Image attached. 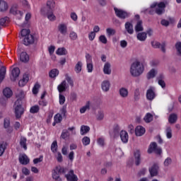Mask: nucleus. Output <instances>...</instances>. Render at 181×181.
<instances>
[{
	"label": "nucleus",
	"instance_id": "obj_1",
	"mask_svg": "<svg viewBox=\"0 0 181 181\" xmlns=\"http://www.w3.org/2000/svg\"><path fill=\"white\" fill-rule=\"evenodd\" d=\"M144 65L139 61H136L131 65L130 74L133 77H139L144 73Z\"/></svg>",
	"mask_w": 181,
	"mask_h": 181
},
{
	"label": "nucleus",
	"instance_id": "obj_2",
	"mask_svg": "<svg viewBox=\"0 0 181 181\" xmlns=\"http://www.w3.org/2000/svg\"><path fill=\"white\" fill-rule=\"evenodd\" d=\"M56 3L53 0H49L47 1L46 6H43L40 9V13L43 16H46L53 12Z\"/></svg>",
	"mask_w": 181,
	"mask_h": 181
},
{
	"label": "nucleus",
	"instance_id": "obj_3",
	"mask_svg": "<svg viewBox=\"0 0 181 181\" xmlns=\"http://www.w3.org/2000/svg\"><path fill=\"white\" fill-rule=\"evenodd\" d=\"M67 170H69V169L57 165L52 173V178L54 179V180H60V175H64V173H67Z\"/></svg>",
	"mask_w": 181,
	"mask_h": 181
},
{
	"label": "nucleus",
	"instance_id": "obj_4",
	"mask_svg": "<svg viewBox=\"0 0 181 181\" xmlns=\"http://www.w3.org/2000/svg\"><path fill=\"white\" fill-rule=\"evenodd\" d=\"M23 103H16L14 104V110L16 117L19 119L22 115H23V112H25V109L22 107Z\"/></svg>",
	"mask_w": 181,
	"mask_h": 181
},
{
	"label": "nucleus",
	"instance_id": "obj_5",
	"mask_svg": "<svg viewBox=\"0 0 181 181\" xmlns=\"http://www.w3.org/2000/svg\"><path fill=\"white\" fill-rule=\"evenodd\" d=\"M152 152H154L156 155L162 153V148L158 147L156 142H152L149 146L148 153H152Z\"/></svg>",
	"mask_w": 181,
	"mask_h": 181
},
{
	"label": "nucleus",
	"instance_id": "obj_6",
	"mask_svg": "<svg viewBox=\"0 0 181 181\" xmlns=\"http://www.w3.org/2000/svg\"><path fill=\"white\" fill-rule=\"evenodd\" d=\"M114 11L115 12L116 16H117V18H119L120 19H127V18H129V13L124 10L115 8Z\"/></svg>",
	"mask_w": 181,
	"mask_h": 181
},
{
	"label": "nucleus",
	"instance_id": "obj_7",
	"mask_svg": "<svg viewBox=\"0 0 181 181\" xmlns=\"http://www.w3.org/2000/svg\"><path fill=\"white\" fill-rule=\"evenodd\" d=\"M151 46L154 48V49H161V52H163V53H166V44H165V42H163L162 44H160V42H151Z\"/></svg>",
	"mask_w": 181,
	"mask_h": 181
},
{
	"label": "nucleus",
	"instance_id": "obj_8",
	"mask_svg": "<svg viewBox=\"0 0 181 181\" xmlns=\"http://www.w3.org/2000/svg\"><path fill=\"white\" fill-rule=\"evenodd\" d=\"M148 172L151 177H154V176H158L159 173V165L156 163H154L151 168H149Z\"/></svg>",
	"mask_w": 181,
	"mask_h": 181
},
{
	"label": "nucleus",
	"instance_id": "obj_9",
	"mask_svg": "<svg viewBox=\"0 0 181 181\" xmlns=\"http://www.w3.org/2000/svg\"><path fill=\"white\" fill-rule=\"evenodd\" d=\"M16 97L17 98L15 102L16 104H23L25 103V92L23 90H19L16 93Z\"/></svg>",
	"mask_w": 181,
	"mask_h": 181
},
{
	"label": "nucleus",
	"instance_id": "obj_10",
	"mask_svg": "<svg viewBox=\"0 0 181 181\" xmlns=\"http://www.w3.org/2000/svg\"><path fill=\"white\" fill-rule=\"evenodd\" d=\"M65 177L68 181H78V177L74 174V170H71L65 175Z\"/></svg>",
	"mask_w": 181,
	"mask_h": 181
},
{
	"label": "nucleus",
	"instance_id": "obj_11",
	"mask_svg": "<svg viewBox=\"0 0 181 181\" xmlns=\"http://www.w3.org/2000/svg\"><path fill=\"white\" fill-rule=\"evenodd\" d=\"M4 127L6 131V132H8V134H12V132L13 131V128H12V127H11V120L9 119V118L4 119Z\"/></svg>",
	"mask_w": 181,
	"mask_h": 181
},
{
	"label": "nucleus",
	"instance_id": "obj_12",
	"mask_svg": "<svg viewBox=\"0 0 181 181\" xmlns=\"http://www.w3.org/2000/svg\"><path fill=\"white\" fill-rule=\"evenodd\" d=\"M35 43V37L32 35H28L23 38V45L25 46H29V45H33Z\"/></svg>",
	"mask_w": 181,
	"mask_h": 181
},
{
	"label": "nucleus",
	"instance_id": "obj_13",
	"mask_svg": "<svg viewBox=\"0 0 181 181\" xmlns=\"http://www.w3.org/2000/svg\"><path fill=\"white\" fill-rule=\"evenodd\" d=\"M156 97V95L155 94V91H153V88H150L148 90H147L146 92V98L149 101H152Z\"/></svg>",
	"mask_w": 181,
	"mask_h": 181
},
{
	"label": "nucleus",
	"instance_id": "obj_14",
	"mask_svg": "<svg viewBox=\"0 0 181 181\" xmlns=\"http://www.w3.org/2000/svg\"><path fill=\"white\" fill-rule=\"evenodd\" d=\"M69 88V85L66 81H63L57 87L59 93H64Z\"/></svg>",
	"mask_w": 181,
	"mask_h": 181
},
{
	"label": "nucleus",
	"instance_id": "obj_15",
	"mask_svg": "<svg viewBox=\"0 0 181 181\" xmlns=\"http://www.w3.org/2000/svg\"><path fill=\"white\" fill-rule=\"evenodd\" d=\"M146 132L145 127L142 126H137L135 128V135L136 136H142Z\"/></svg>",
	"mask_w": 181,
	"mask_h": 181
},
{
	"label": "nucleus",
	"instance_id": "obj_16",
	"mask_svg": "<svg viewBox=\"0 0 181 181\" xmlns=\"http://www.w3.org/2000/svg\"><path fill=\"white\" fill-rule=\"evenodd\" d=\"M134 162L136 166L141 165V151H139V150H136L134 152Z\"/></svg>",
	"mask_w": 181,
	"mask_h": 181
},
{
	"label": "nucleus",
	"instance_id": "obj_17",
	"mask_svg": "<svg viewBox=\"0 0 181 181\" xmlns=\"http://www.w3.org/2000/svg\"><path fill=\"white\" fill-rule=\"evenodd\" d=\"M18 160L21 165H28V163L30 162L29 158H28L26 154H22L20 156Z\"/></svg>",
	"mask_w": 181,
	"mask_h": 181
},
{
	"label": "nucleus",
	"instance_id": "obj_18",
	"mask_svg": "<svg viewBox=\"0 0 181 181\" xmlns=\"http://www.w3.org/2000/svg\"><path fill=\"white\" fill-rule=\"evenodd\" d=\"M11 74L13 76V78H11V80L13 81H16V78H18L21 74V69H19L18 67L14 68L11 71Z\"/></svg>",
	"mask_w": 181,
	"mask_h": 181
},
{
	"label": "nucleus",
	"instance_id": "obj_19",
	"mask_svg": "<svg viewBox=\"0 0 181 181\" xmlns=\"http://www.w3.org/2000/svg\"><path fill=\"white\" fill-rule=\"evenodd\" d=\"M120 138H121V141H122V142H123V144H127L128 142V139H129L128 132L122 130L120 132Z\"/></svg>",
	"mask_w": 181,
	"mask_h": 181
},
{
	"label": "nucleus",
	"instance_id": "obj_20",
	"mask_svg": "<svg viewBox=\"0 0 181 181\" xmlns=\"http://www.w3.org/2000/svg\"><path fill=\"white\" fill-rule=\"evenodd\" d=\"M124 27H125L127 32L129 35H132L134 33V25H132V23H129V22H127L124 25Z\"/></svg>",
	"mask_w": 181,
	"mask_h": 181
},
{
	"label": "nucleus",
	"instance_id": "obj_21",
	"mask_svg": "<svg viewBox=\"0 0 181 181\" xmlns=\"http://www.w3.org/2000/svg\"><path fill=\"white\" fill-rule=\"evenodd\" d=\"M110 86L111 84L108 81H104L102 82V84H101L102 90L105 93H107V91H110Z\"/></svg>",
	"mask_w": 181,
	"mask_h": 181
},
{
	"label": "nucleus",
	"instance_id": "obj_22",
	"mask_svg": "<svg viewBox=\"0 0 181 181\" xmlns=\"http://www.w3.org/2000/svg\"><path fill=\"white\" fill-rule=\"evenodd\" d=\"M58 30L62 35H66L67 33V25L66 24H59L58 26Z\"/></svg>",
	"mask_w": 181,
	"mask_h": 181
},
{
	"label": "nucleus",
	"instance_id": "obj_23",
	"mask_svg": "<svg viewBox=\"0 0 181 181\" xmlns=\"http://www.w3.org/2000/svg\"><path fill=\"white\" fill-rule=\"evenodd\" d=\"M103 73L105 74H111V64L110 62H106L103 67Z\"/></svg>",
	"mask_w": 181,
	"mask_h": 181
},
{
	"label": "nucleus",
	"instance_id": "obj_24",
	"mask_svg": "<svg viewBox=\"0 0 181 181\" xmlns=\"http://www.w3.org/2000/svg\"><path fill=\"white\" fill-rule=\"evenodd\" d=\"M128 89L125 88H121L119 90V94L120 95V97H122V98H127V97H128Z\"/></svg>",
	"mask_w": 181,
	"mask_h": 181
},
{
	"label": "nucleus",
	"instance_id": "obj_25",
	"mask_svg": "<svg viewBox=\"0 0 181 181\" xmlns=\"http://www.w3.org/2000/svg\"><path fill=\"white\" fill-rule=\"evenodd\" d=\"M3 94L4 97H6V98H11L12 97L13 92H12V90H11V88H6L3 90Z\"/></svg>",
	"mask_w": 181,
	"mask_h": 181
},
{
	"label": "nucleus",
	"instance_id": "obj_26",
	"mask_svg": "<svg viewBox=\"0 0 181 181\" xmlns=\"http://www.w3.org/2000/svg\"><path fill=\"white\" fill-rule=\"evenodd\" d=\"M20 60L23 63H28L29 62V55L26 52H22L20 55Z\"/></svg>",
	"mask_w": 181,
	"mask_h": 181
},
{
	"label": "nucleus",
	"instance_id": "obj_27",
	"mask_svg": "<svg viewBox=\"0 0 181 181\" xmlns=\"http://www.w3.org/2000/svg\"><path fill=\"white\" fill-rule=\"evenodd\" d=\"M6 74V68L5 66H1L0 69V83L4 81V78H5V75Z\"/></svg>",
	"mask_w": 181,
	"mask_h": 181
},
{
	"label": "nucleus",
	"instance_id": "obj_28",
	"mask_svg": "<svg viewBox=\"0 0 181 181\" xmlns=\"http://www.w3.org/2000/svg\"><path fill=\"white\" fill-rule=\"evenodd\" d=\"M136 32H142L144 30V27L142 26V21L139 20L134 28Z\"/></svg>",
	"mask_w": 181,
	"mask_h": 181
},
{
	"label": "nucleus",
	"instance_id": "obj_29",
	"mask_svg": "<svg viewBox=\"0 0 181 181\" xmlns=\"http://www.w3.org/2000/svg\"><path fill=\"white\" fill-rule=\"evenodd\" d=\"M8 9V4L4 0H0V12H5Z\"/></svg>",
	"mask_w": 181,
	"mask_h": 181
},
{
	"label": "nucleus",
	"instance_id": "obj_30",
	"mask_svg": "<svg viewBox=\"0 0 181 181\" xmlns=\"http://www.w3.org/2000/svg\"><path fill=\"white\" fill-rule=\"evenodd\" d=\"M177 121V115L173 113L170 115L168 122L170 124H175Z\"/></svg>",
	"mask_w": 181,
	"mask_h": 181
},
{
	"label": "nucleus",
	"instance_id": "obj_31",
	"mask_svg": "<svg viewBox=\"0 0 181 181\" xmlns=\"http://www.w3.org/2000/svg\"><path fill=\"white\" fill-rule=\"evenodd\" d=\"M26 142H27V139L21 136V139H20V146L23 148V149H25V151H26V149H28V146L26 145Z\"/></svg>",
	"mask_w": 181,
	"mask_h": 181
},
{
	"label": "nucleus",
	"instance_id": "obj_32",
	"mask_svg": "<svg viewBox=\"0 0 181 181\" xmlns=\"http://www.w3.org/2000/svg\"><path fill=\"white\" fill-rule=\"evenodd\" d=\"M90 132V127L83 125L81 127V135H86V134H88Z\"/></svg>",
	"mask_w": 181,
	"mask_h": 181
},
{
	"label": "nucleus",
	"instance_id": "obj_33",
	"mask_svg": "<svg viewBox=\"0 0 181 181\" xmlns=\"http://www.w3.org/2000/svg\"><path fill=\"white\" fill-rule=\"evenodd\" d=\"M10 12L13 15H20V16H22L23 15V12L18 10V8H16V7H11V8L10 9Z\"/></svg>",
	"mask_w": 181,
	"mask_h": 181
},
{
	"label": "nucleus",
	"instance_id": "obj_34",
	"mask_svg": "<svg viewBox=\"0 0 181 181\" xmlns=\"http://www.w3.org/2000/svg\"><path fill=\"white\" fill-rule=\"evenodd\" d=\"M56 53L59 56H66V54H67V49L64 47L58 48Z\"/></svg>",
	"mask_w": 181,
	"mask_h": 181
},
{
	"label": "nucleus",
	"instance_id": "obj_35",
	"mask_svg": "<svg viewBox=\"0 0 181 181\" xmlns=\"http://www.w3.org/2000/svg\"><path fill=\"white\" fill-rule=\"evenodd\" d=\"M137 39L140 42H145L146 40V33H139L137 34Z\"/></svg>",
	"mask_w": 181,
	"mask_h": 181
},
{
	"label": "nucleus",
	"instance_id": "obj_36",
	"mask_svg": "<svg viewBox=\"0 0 181 181\" xmlns=\"http://www.w3.org/2000/svg\"><path fill=\"white\" fill-rule=\"evenodd\" d=\"M51 78H54L59 76V70L57 69H52L49 74Z\"/></svg>",
	"mask_w": 181,
	"mask_h": 181
},
{
	"label": "nucleus",
	"instance_id": "obj_37",
	"mask_svg": "<svg viewBox=\"0 0 181 181\" xmlns=\"http://www.w3.org/2000/svg\"><path fill=\"white\" fill-rule=\"evenodd\" d=\"M177 56H181V42L178 41L175 45Z\"/></svg>",
	"mask_w": 181,
	"mask_h": 181
},
{
	"label": "nucleus",
	"instance_id": "obj_38",
	"mask_svg": "<svg viewBox=\"0 0 181 181\" xmlns=\"http://www.w3.org/2000/svg\"><path fill=\"white\" fill-rule=\"evenodd\" d=\"M40 110V107H39V105H34L30 107V112L31 114H37Z\"/></svg>",
	"mask_w": 181,
	"mask_h": 181
},
{
	"label": "nucleus",
	"instance_id": "obj_39",
	"mask_svg": "<svg viewBox=\"0 0 181 181\" xmlns=\"http://www.w3.org/2000/svg\"><path fill=\"white\" fill-rule=\"evenodd\" d=\"M83 67V63L81 62H78V63L75 65V71L78 74L81 72V69Z\"/></svg>",
	"mask_w": 181,
	"mask_h": 181
},
{
	"label": "nucleus",
	"instance_id": "obj_40",
	"mask_svg": "<svg viewBox=\"0 0 181 181\" xmlns=\"http://www.w3.org/2000/svg\"><path fill=\"white\" fill-rule=\"evenodd\" d=\"M145 122L149 123L151 122L153 119V116L151 113H147L144 118Z\"/></svg>",
	"mask_w": 181,
	"mask_h": 181
},
{
	"label": "nucleus",
	"instance_id": "obj_41",
	"mask_svg": "<svg viewBox=\"0 0 181 181\" xmlns=\"http://www.w3.org/2000/svg\"><path fill=\"white\" fill-rule=\"evenodd\" d=\"M57 141H54L51 145V151L53 153H56L57 152Z\"/></svg>",
	"mask_w": 181,
	"mask_h": 181
},
{
	"label": "nucleus",
	"instance_id": "obj_42",
	"mask_svg": "<svg viewBox=\"0 0 181 181\" xmlns=\"http://www.w3.org/2000/svg\"><path fill=\"white\" fill-rule=\"evenodd\" d=\"M156 76V72L155 69H151L147 74L148 80H151V78H153Z\"/></svg>",
	"mask_w": 181,
	"mask_h": 181
},
{
	"label": "nucleus",
	"instance_id": "obj_43",
	"mask_svg": "<svg viewBox=\"0 0 181 181\" xmlns=\"http://www.w3.org/2000/svg\"><path fill=\"white\" fill-rule=\"evenodd\" d=\"M87 110H90V102H87L86 105L80 109L81 114H84Z\"/></svg>",
	"mask_w": 181,
	"mask_h": 181
},
{
	"label": "nucleus",
	"instance_id": "obj_44",
	"mask_svg": "<svg viewBox=\"0 0 181 181\" xmlns=\"http://www.w3.org/2000/svg\"><path fill=\"white\" fill-rule=\"evenodd\" d=\"M106 33H107V36H114L115 35L116 31L115 29H112L111 28H108L106 29Z\"/></svg>",
	"mask_w": 181,
	"mask_h": 181
},
{
	"label": "nucleus",
	"instance_id": "obj_45",
	"mask_svg": "<svg viewBox=\"0 0 181 181\" xmlns=\"http://www.w3.org/2000/svg\"><path fill=\"white\" fill-rule=\"evenodd\" d=\"M166 136L168 139H170L172 138V128L170 127H168L165 129Z\"/></svg>",
	"mask_w": 181,
	"mask_h": 181
},
{
	"label": "nucleus",
	"instance_id": "obj_46",
	"mask_svg": "<svg viewBox=\"0 0 181 181\" xmlns=\"http://www.w3.org/2000/svg\"><path fill=\"white\" fill-rule=\"evenodd\" d=\"M28 35H30V30H28V29H23L21 30V36L22 37H26L27 36H28Z\"/></svg>",
	"mask_w": 181,
	"mask_h": 181
},
{
	"label": "nucleus",
	"instance_id": "obj_47",
	"mask_svg": "<svg viewBox=\"0 0 181 181\" xmlns=\"http://www.w3.org/2000/svg\"><path fill=\"white\" fill-rule=\"evenodd\" d=\"M82 144L83 145H84V146H87V145H90V137L84 136L82 139Z\"/></svg>",
	"mask_w": 181,
	"mask_h": 181
},
{
	"label": "nucleus",
	"instance_id": "obj_48",
	"mask_svg": "<svg viewBox=\"0 0 181 181\" xmlns=\"http://www.w3.org/2000/svg\"><path fill=\"white\" fill-rule=\"evenodd\" d=\"M140 97H141V92L139 91V88H136L134 90V100H135V101H138V100H139Z\"/></svg>",
	"mask_w": 181,
	"mask_h": 181
},
{
	"label": "nucleus",
	"instance_id": "obj_49",
	"mask_svg": "<svg viewBox=\"0 0 181 181\" xmlns=\"http://www.w3.org/2000/svg\"><path fill=\"white\" fill-rule=\"evenodd\" d=\"M66 80L71 87H74V81L71 80V77L69 76V74H66Z\"/></svg>",
	"mask_w": 181,
	"mask_h": 181
},
{
	"label": "nucleus",
	"instance_id": "obj_50",
	"mask_svg": "<svg viewBox=\"0 0 181 181\" xmlns=\"http://www.w3.org/2000/svg\"><path fill=\"white\" fill-rule=\"evenodd\" d=\"M96 118L98 121H103L104 119V112L98 111Z\"/></svg>",
	"mask_w": 181,
	"mask_h": 181
},
{
	"label": "nucleus",
	"instance_id": "obj_51",
	"mask_svg": "<svg viewBox=\"0 0 181 181\" xmlns=\"http://www.w3.org/2000/svg\"><path fill=\"white\" fill-rule=\"evenodd\" d=\"M6 103H8V98L6 97H1L0 98V104L1 105H2L3 107H6Z\"/></svg>",
	"mask_w": 181,
	"mask_h": 181
},
{
	"label": "nucleus",
	"instance_id": "obj_52",
	"mask_svg": "<svg viewBox=\"0 0 181 181\" xmlns=\"http://www.w3.org/2000/svg\"><path fill=\"white\" fill-rule=\"evenodd\" d=\"M39 88H40V85L39 83H35L33 88V93L37 94V93H39Z\"/></svg>",
	"mask_w": 181,
	"mask_h": 181
},
{
	"label": "nucleus",
	"instance_id": "obj_53",
	"mask_svg": "<svg viewBox=\"0 0 181 181\" xmlns=\"http://www.w3.org/2000/svg\"><path fill=\"white\" fill-rule=\"evenodd\" d=\"M69 131L68 130H63L61 134V138L62 139H66V138H67V136H69Z\"/></svg>",
	"mask_w": 181,
	"mask_h": 181
},
{
	"label": "nucleus",
	"instance_id": "obj_54",
	"mask_svg": "<svg viewBox=\"0 0 181 181\" xmlns=\"http://www.w3.org/2000/svg\"><path fill=\"white\" fill-rule=\"evenodd\" d=\"M45 16L48 18L49 21H56V16H54V14L53 13V11H52V13H50L49 14Z\"/></svg>",
	"mask_w": 181,
	"mask_h": 181
},
{
	"label": "nucleus",
	"instance_id": "obj_55",
	"mask_svg": "<svg viewBox=\"0 0 181 181\" xmlns=\"http://www.w3.org/2000/svg\"><path fill=\"white\" fill-rule=\"evenodd\" d=\"M99 40L101 42V43H103V45H107V37L105 35H100L99 37Z\"/></svg>",
	"mask_w": 181,
	"mask_h": 181
},
{
	"label": "nucleus",
	"instance_id": "obj_56",
	"mask_svg": "<svg viewBox=\"0 0 181 181\" xmlns=\"http://www.w3.org/2000/svg\"><path fill=\"white\" fill-rule=\"evenodd\" d=\"M54 119L56 122H58L60 123L62 122V115L60 114H57L54 117Z\"/></svg>",
	"mask_w": 181,
	"mask_h": 181
},
{
	"label": "nucleus",
	"instance_id": "obj_57",
	"mask_svg": "<svg viewBox=\"0 0 181 181\" xmlns=\"http://www.w3.org/2000/svg\"><path fill=\"white\" fill-rule=\"evenodd\" d=\"M8 21H9V18L8 17H4L3 18L0 19V25L4 26L5 23H7Z\"/></svg>",
	"mask_w": 181,
	"mask_h": 181
},
{
	"label": "nucleus",
	"instance_id": "obj_58",
	"mask_svg": "<svg viewBox=\"0 0 181 181\" xmlns=\"http://www.w3.org/2000/svg\"><path fill=\"white\" fill-rule=\"evenodd\" d=\"M155 12L157 13V15H162L163 13H165V8L156 7Z\"/></svg>",
	"mask_w": 181,
	"mask_h": 181
},
{
	"label": "nucleus",
	"instance_id": "obj_59",
	"mask_svg": "<svg viewBox=\"0 0 181 181\" xmlns=\"http://www.w3.org/2000/svg\"><path fill=\"white\" fill-rule=\"evenodd\" d=\"M69 37L71 40H76L77 33H76L74 31L71 32L69 34Z\"/></svg>",
	"mask_w": 181,
	"mask_h": 181
},
{
	"label": "nucleus",
	"instance_id": "obj_60",
	"mask_svg": "<svg viewBox=\"0 0 181 181\" xmlns=\"http://www.w3.org/2000/svg\"><path fill=\"white\" fill-rule=\"evenodd\" d=\"M93 62L87 63L88 72L93 73Z\"/></svg>",
	"mask_w": 181,
	"mask_h": 181
},
{
	"label": "nucleus",
	"instance_id": "obj_61",
	"mask_svg": "<svg viewBox=\"0 0 181 181\" xmlns=\"http://www.w3.org/2000/svg\"><path fill=\"white\" fill-rule=\"evenodd\" d=\"M5 149H6V146H5V144H0V156H2V155H4V152H5Z\"/></svg>",
	"mask_w": 181,
	"mask_h": 181
},
{
	"label": "nucleus",
	"instance_id": "obj_62",
	"mask_svg": "<svg viewBox=\"0 0 181 181\" xmlns=\"http://www.w3.org/2000/svg\"><path fill=\"white\" fill-rule=\"evenodd\" d=\"M145 173H146V168H142L139 171L137 175L139 177H141V176H145Z\"/></svg>",
	"mask_w": 181,
	"mask_h": 181
},
{
	"label": "nucleus",
	"instance_id": "obj_63",
	"mask_svg": "<svg viewBox=\"0 0 181 181\" xmlns=\"http://www.w3.org/2000/svg\"><path fill=\"white\" fill-rule=\"evenodd\" d=\"M66 102V97H64V95L59 94V104L61 105H63V104H64V103Z\"/></svg>",
	"mask_w": 181,
	"mask_h": 181
},
{
	"label": "nucleus",
	"instance_id": "obj_64",
	"mask_svg": "<svg viewBox=\"0 0 181 181\" xmlns=\"http://www.w3.org/2000/svg\"><path fill=\"white\" fill-rule=\"evenodd\" d=\"M172 163V158H167L164 161V166L168 167L169 165H171Z\"/></svg>",
	"mask_w": 181,
	"mask_h": 181
}]
</instances>
